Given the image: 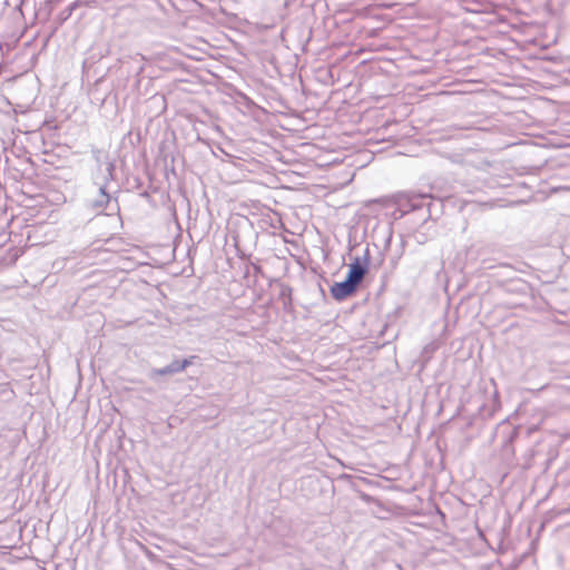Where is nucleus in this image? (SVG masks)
<instances>
[{"label": "nucleus", "mask_w": 570, "mask_h": 570, "mask_svg": "<svg viewBox=\"0 0 570 570\" xmlns=\"http://www.w3.org/2000/svg\"><path fill=\"white\" fill-rule=\"evenodd\" d=\"M190 364H191L190 360H183L181 362H175L174 363L175 367L170 368V371H176V372L184 371Z\"/></svg>", "instance_id": "obj_2"}, {"label": "nucleus", "mask_w": 570, "mask_h": 570, "mask_svg": "<svg viewBox=\"0 0 570 570\" xmlns=\"http://www.w3.org/2000/svg\"><path fill=\"white\" fill-rule=\"evenodd\" d=\"M366 274V266L362 265L360 258H355L348 265L347 277L344 282L335 283L331 287L332 296L342 301L348 296H351L357 288V285L362 282Z\"/></svg>", "instance_id": "obj_1"}, {"label": "nucleus", "mask_w": 570, "mask_h": 570, "mask_svg": "<svg viewBox=\"0 0 570 570\" xmlns=\"http://www.w3.org/2000/svg\"><path fill=\"white\" fill-rule=\"evenodd\" d=\"M174 363L165 368H161L159 370L157 373L160 374V375H165V374H170V373H175L176 371H170V368H174Z\"/></svg>", "instance_id": "obj_3"}]
</instances>
